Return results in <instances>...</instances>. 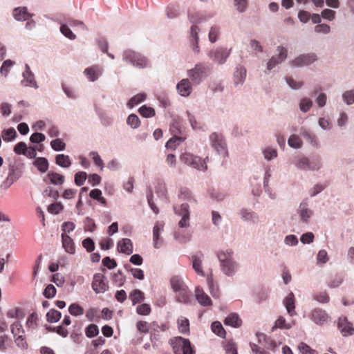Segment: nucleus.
<instances>
[{
	"label": "nucleus",
	"instance_id": "nucleus-64",
	"mask_svg": "<svg viewBox=\"0 0 354 354\" xmlns=\"http://www.w3.org/2000/svg\"><path fill=\"white\" fill-rule=\"evenodd\" d=\"M102 264L109 269H113L117 266L116 261L109 257H104L102 259Z\"/></svg>",
	"mask_w": 354,
	"mask_h": 354
},
{
	"label": "nucleus",
	"instance_id": "nucleus-56",
	"mask_svg": "<svg viewBox=\"0 0 354 354\" xmlns=\"http://www.w3.org/2000/svg\"><path fill=\"white\" fill-rule=\"evenodd\" d=\"M310 164V159L307 157H302L296 162V166L301 169H308Z\"/></svg>",
	"mask_w": 354,
	"mask_h": 354
},
{
	"label": "nucleus",
	"instance_id": "nucleus-48",
	"mask_svg": "<svg viewBox=\"0 0 354 354\" xmlns=\"http://www.w3.org/2000/svg\"><path fill=\"white\" fill-rule=\"evenodd\" d=\"M50 146L55 151H63L65 149L66 144L59 138L50 142Z\"/></svg>",
	"mask_w": 354,
	"mask_h": 354
},
{
	"label": "nucleus",
	"instance_id": "nucleus-30",
	"mask_svg": "<svg viewBox=\"0 0 354 354\" xmlns=\"http://www.w3.org/2000/svg\"><path fill=\"white\" fill-rule=\"evenodd\" d=\"M299 213L301 220L304 222H306L312 214L311 211L308 208L307 203L303 202L300 204Z\"/></svg>",
	"mask_w": 354,
	"mask_h": 354
},
{
	"label": "nucleus",
	"instance_id": "nucleus-15",
	"mask_svg": "<svg viewBox=\"0 0 354 354\" xmlns=\"http://www.w3.org/2000/svg\"><path fill=\"white\" fill-rule=\"evenodd\" d=\"M176 88L179 94L184 97L189 95L192 91L191 82L188 79H183L180 81L176 86Z\"/></svg>",
	"mask_w": 354,
	"mask_h": 354
},
{
	"label": "nucleus",
	"instance_id": "nucleus-24",
	"mask_svg": "<svg viewBox=\"0 0 354 354\" xmlns=\"http://www.w3.org/2000/svg\"><path fill=\"white\" fill-rule=\"evenodd\" d=\"M224 324L234 328H239L242 325V320L236 313H230L224 320Z\"/></svg>",
	"mask_w": 354,
	"mask_h": 354
},
{
	"label": "nucleus",
	"instance_id": "nucleus-45",
	"mask_svg": "<svg viewBox=\"0 0 354 354\" xmlns=\"http://www.w3.org/2000/svg\"><path fill=\"white\" fill-rule=\"evenodd\" d=\"M68 24H63L60 27L61 32L67 38L73 40L76 38L75 35L70 29Z\"/></svg>",
	"mask_w": 354,
	"mask_h": 354
},
{
	"label": "nucleus",
	"instance_id": "nucleus-7",
	"mask_svg": "<svg viewBox=\"0 0 354 354\" xmlns=\"http://www.w3.org/2000/svg\"><path fill=\"white\" fill-rule=\"evenodd\" d=\"M92 288L96 293H103L109 288L108 282L105 277L101 273H96L93 276Z\"/></svg>",
	"mask_w": 354,
	"mask_h": 354
},
{
	"label": "nucleus",
	"instance_id": "nucleus-13",
	"mask_svg": "<svg viewBox=\"0 0 354 354\" xmlns=\"http://www.w3.org/2000/svg\"><path fill=\"white\" fill-rule=\"evenodd\" d=\"M278 50L279 53L278 58L272 57L268 62L267 68L268 70L272 69L276 65L286 59L287 57V50L283 47L279 46Z\"/></svg>",
	"mask_w": 354,
	"mask_h": 354
},
{
	"label": "nucleus",
	"instance_id": "nucleus-47",
	"mask_svg": "<svg viewBox=\"0 0 354 354\" xmlns=\"http://www.w3.org/2000/svg\"><path fill=\"white\" fill-rule=\"evenodd\" d=\"M127 123L133 129L138 128L140 124L139 118L135 114H131L129 115Z\"/></svg>",
	"mask_w": 354,
	"mask_h": 354
},
{
	"label": "nucleus",
	"instance_id": "nucleus-43",
	"mask_svg": "<svg viewBox=\"0 0 354 354\" xmlns=\"http://www.w3.org/2000/svg\"><path fill=\"white\" fill-rule=\"evenodd\" d=\"M99 333V328L94 324H89L85 329V334L88 338L97 336Z\"/></svg>",
	"mask_w": 354,
	"mask_h": 354
},
{
	"label": "nucleus",
	"instance_id": "nucleus-22",
	"mask_svg": "<svg viewBox=\"0 0 354 354\" xmlns=\"http://www.w3.org/2000/svg\"><path fill=\"white\" fill-rule=\"evenodd\" d=\"M202 257L203 254H201L200 256H198L197 254L192 255L191 257L192 261V267L193 269L195 270V272L202 277L205 276V272L203 270L202 268Z\"/></svg>",
	"mask_w": 354,
	"mask_h": 354
},
{
	"label": "nucleus",
	"instance_id": "nucleus-20",
	"mask_svg": "<svg viewBox=\"0 0 354 354\" xmlns=\"http://www.w3.org/2000/svg\"><path fill=\"white\" fill-rule=\"evenodd\" d=\"M84 74L91 81H95L102 74V68L98 66H93L85 69Z\"/></svg>",
	"mask_w": 354,
	"mask_h": 354
},
{
	"label": "nucleus",
	"instance_id": "nucleus-39",
	"mask_svg": "<svg viewBox=\"0 0 354 354\" xmlns=\"http://www.w3.org/2000/svg\"><path fill=\"white\" fill-rule=\"evenodd\" d=\"M14 64L15 62L10 59H7L4 61L0 68L1 74L6 77L8 75L11 68L14 66Z\"/></svg>",
	"mask_w": 354,
	"mask_h": 354
},
{
	"label": "nucleus",
	"instance_id": "nucleus-4",
	"mask_svg": "<svg viewBox=\"0 0 354 354\" xmlns=\"http://www.w3.org/2000/svg\"><path fill=\"white\" fill-rule=\"evenodd\" d=\"M207 159L208 157H206L205 159L203 160L201 157L194 156L189 153H185L180 156L181 161L195 169H197L198 170L203 171L207 169L206 163V160Z\"/></svg>",
	"mask_w": 354,
	"mask_h": 354
},
{
	"label": "nucleus",
	"instance_id": "nucleus-62",
	"mask_svg": "<svg viewBox=\"0 0 354 354\" xmlns=\"http://www.w3.org/2000/svg\"><path fill=\"white\" fill-rule=\"evenodd\" d=\"M314 299L317 301L323 304H326L329 301L330 297L327 292H322L314 296Z\"/></svg>",
	"mask_w": 354,
	"mask_h": 354
},
{
	"label": "nucleus",
	"instance_id": "nucleus-14",
	"mask_svg": "<svg viewBox=\"0 0 354 354\" xmlns=\"http://www.w3.org/2000/svg\"><path fill=\"white\" fill-rule=\"evenodd\" d=\"M195 296L198 303L204 306H212V302L210 297L203 291V288L196 287Z\"/></svg>",
	"mask_w": 354,
	"mask_h": 354
},
{
	"label": "nucleus",
	"instance_id": "nucleus-31",
	"mask_svg": "<svg viewBox=\"0 0 354 354\" xmlns=\"http://www.w3.org/2000/svg\"><path fill=\"white\" fill-rule=\"evenodd\" d=\"M170 283L171 286L174 292L180 290L181 289L187 287L183 279L178 276L173 277L171 279Z\"/></svg>",
	"mask_w": 354,
	"mask_h": 354
},
{
	"label": "nucleus",
	"instance_id": "nucleus-37",
	"mask_svg": "<svg viewBox=\"0 0 354 354\" xmlns=\"http://www.w3.org/2000/svg\"><path fill=\"white\" fill-rule=\"evenodd\" d=\"M212 330L214 333L221 337H225V330L219 322H214L212 324Z\"/></svg>",
	"mask_w": 354,
	"mask_h": 354
},
{
	"label": "nucleus",
	"instance_id": "nucleus-27",
	"mask_svg": "<svg viewBox=\"0 0 354 354\" xmlns=\"http://www.w3.org/2000/svg\"><path fill=\"white\" fill-rule=\"evenodd\" d=\"M46 177L55 185H61L64 183V176L55 171H49Z\"/></svg>",
	"mask_w": 354,
	"mask_h": 354
},
{
	"label": "nucleus",
	"instance_id": "nucleus-38",
	"mask_svg": "<svg viewBox=\"0 0 354 354\" xmlns=\"http://www.w3.org/2000/svg\"><path fill=\"white\" fill-rule=\"evenodd\" d=\"M146 97L145 93H138L130 99L127 105L131 108L145 100Z\"/></svg>",
	"mask_w": 354,
	"mask_h": 354
},
{
	"label": "nucleus",
	"instance_id": "nucleus-52",
	"mask_svg": "<svg viewBox=\"0 0 354 354\" xmlns=\"http://www.w3.org/2000/svg\"><path fill=\"white\" fill-rule=\"evenodd\" d=\"M207 285L209 286L210 292L212 295V296L214 297H218L219 295L218 293V290L215 289L214 287V279H213L212 274L208 275V277L207 278Z\"/></svg>",
	"mask_w": 354,
	"mask_h": 354
},
{
	"label": "nucleus",
	"instance_id": "nucleus-58",
	"mask_svg": "<svg viewBox=\"0 0 354 354\" xmlns=\"http://www.w3.org/2000/svg\"><path fill=\"white\" fill-rule=\"evenodd\" d=\"M82 245L88 252H91L95 249L94 242L91 238H86L84 239L82 241Z\"/></svg>",
	"mask_w": 354,
	"mask_h": 354
},
{
	"label": "nucleus",
	"instance_id": "nucleus-28",
	"mask_svg": "<svg viewBox=\"0 0 354 354\" xmlns=\"http://www.w3.org/2000/svg\"><path fill=\"white\" fill-rule=\"evenodd\" d=\"M55 162L57 165L64 168H68L71 165L69 156L65 154L57 155L55 157Z\"/></svg>",
	"mask_w": 354,
	"mask_h": 354
},
{
	"label": "nucleus",
	"instance_id": "nucleus-29",
	"mask_svg": "<svg viewBox=\"0 0 354 354\" xmlns=\"http://www.w3.org/2000/svg\"><path fill=\"white\" fill-rule=\"evenodd\" d=\"M294 324V322L291 323H287L285 318L282 316H280L276 320L274 326L272 327V330H274L275 328L290 329L292 327Z\"/></svg>",
	"mask_w": 354,
	"mask_h": 354
},
{
	"label": "nucleus",
	"instance_id": "nucleus-59",
	"mask_svg": "<svg viewBox=\"0 0 354 354\" xmlns=\"http://www.w3.org/2000/svg\"><path fill=\"white\" fill-rule=\"evenodd\" d=\"M46 136L41 133H34L30 137V140L32 143H39L44 141Z\"/></svg>",
	"mask_w": 354,
	"mask_h": 354
},
{
	"label": "nucleus",
	"instance_id": "nucleus-57",
	"mask_svg": "<svg viewBox=\"0 0 354 354\" xmlns=\"http://www.w3.org/2000/svg\"><path fill=\"white\" fill-rule=\"evenodd\" d=\"M313 105V102L310 99L304 98L301 100L299 107L301 111L307 112Z\"/></svg>",
	"mask_w": 354,
	"mask_h": 354
},
{
	"label": "nucleus",
	"instance_id": "nucleus-54",
	"mask_svg": "<svg viewBox=\"0 0 354 354\" xmlns=\"http://www.w3.org/2000/svg\"><path fill=\"white\" fill-rule=\"evenodd\" d=\"M299 349L302 354H317L315 350L312 349L308 345L304 342L299 344Z\"/></svg>",
	"mask_w": 354,
	"mask_h": 354
},
{
	"label": "nucleus",
	"instance_id": "nucleus-60",
	"mask_svg": "<svg viewBox=\"0 0 354 354\" xmlns=\"http://www.w3.org/2000/svg\"><path fill=\"white\" fill-rule=\"evenodd\" d=\"M225 350L227 354H238L237 347L232 342H227L225 344Z\"/></svg>",
	"mask_w": 354,
	"mask_h": 354
},
{
	"label": "nucleus",
	"instance_id": "nucleus-51",
	"mask_svg": "<svg viewBox=\"0 0 354 354\" xmlns=\"http://www.w3.org/2000/svg\"><path fill=\"white\" fill-rule=\"evenodd\" d=\"M151 311V307L147 304H142L139 306H138L136 308V312L139 315H148L150 314Z\"/></svg>",
	"mask_w": 354,
	"mask_h": 354
},
{
	"label": "nucleus",
	"instance_id": "nucleus-25",
	"mask_svg": "<svg viewBox=\"0 0 354 354\" xmlns=\"http://www.w3.org/2000/svg\"><path fill=\"white\" fill-rule=\"evenodd\" d=\"M163 230V224L156 223L153 229V241L155 248H159L162 244V240L160 239V233Z\"/></svg>",
	"mask_w": 354,
	"mask_h": 354
},
{
	"label": "nucleus",
	"instance_id": "nucleus-26",
	"mask_svg": "<svg viewBox=\"0 0 354 354\" xmlns=\"http://www.w3.org/2000/svg\"><path fill=\"white\" fill-rule=\"evenodd\" d=\"M198 30H199V28L196 25H193L191 27L190 34H191V37H192L191 42L192 43V46H193L192 49L194 51H195L197 53H199L198 36Z\"/></svg>",
	"mask_w": 354,
	"mask_h": 354
},
{
	"label": "nucleus",
	"instance_id": "nucleus-10",
	"mask_svg": "<svg viewBox=\"0 0 354 354\" xmlns=\"http://www.w3.org/2000/svg\"><path fill=\"white\" fill-rule=\"evenodd\" d=\"M311 319L318 325H323L329 319L326 312L321 308H315L310 313Z\"/></svg>",
	"mask_w": 354,
	"mask_h": 354
},
{
	"label": "nucleus",
	"instance_id": "nucleus-17",
	"mask_svg": "<svg viewBox=\"0 0 354 354\" xmlns=\"http://www.w3.org/2000/svg\"><path fill=\"white\" fill-rule=\"evenodd\" d=\"M295 301V295L292 292L289 293L283 300L287 312L292 317L296 315Z\"/></svg>",
	"mask_w": 354,
	"mask_h": 354
},
{
	"label": "nucleus",
	"instance_id": "nucleus-12",
	"mask_svg": "<svg viewBox=\"0 0 354 354\" xmlns=\"http://www.w3.org/2000/svg\"><path fill=\"white\" fill-rule=\"evenodd\" d=\"M337 326L344 336L351 335L354 332V328L346 317L339 318Z\"/></svg>",
	"mask_w": 354,
	"mask_h": 354
},
{
	"label": "nucleus",
	"instance_id": "nucleus-40",
	"mask_svg": "<svg viewBox=\"0 0 354 354\" xmlns=\"http://www.w3.org/2000/svg\"><path fill=\"white\" fill-rule=\"evenodd\" d=\"M17 136L15 129L12 127L2 131V138L4 141L9 142L13 140Z\"/></svg>",
	"mask_w": 354,
	"mask_h": 354
},
{
	"label": "nucleus",
	"instance_id": "nucleus-61",
	"mask_svg": "<svg viewBox=\"0 0 354 354\" xmlns=\"http://www.w3.org/2000/svg\"><path fill=\"white\" fill-rule=\"evenodd\" d=\"M343 99L347 104L354 103V90L346 91L343 95Z\"/></svg>",
	"mask_w": 354,
	"mask_h": 354
},
{
	"label": "nucleus",
	"instance_id": "nucleus-50",
	"mask_svg": "<svg viewBox=\"0 0 354 354\" xmlns=\"http://www.w3.org/2000/svg\"><path fill=\"white\" fill-rule=\"evenodd\" d=\"M220 34V29L218 26H212L210 28L209 32V39L211 42L214 43L215 42Z\"/></svg>",
	"mask_w": 354,
	"mask_h": 354
},
{
	"label": "nucleus",
	"instance_id": "nucleus-41",
	"mask_svg": "<svg viewBox=\"0 0 354 354\" xmlns=\"http://www.w3.org/2000/svg\"><path fill=\"white\" fill-rule=\"evenodd\" d=\"M68 311L70 314L73 316L82 315L84 313V308L76 303L72 304L69 306Z\"/></svg>",
	"mask_w": 354,
	"mask_h": 354
},
{
	"label": "nucleus",
	"instance_id": "nucleus-23",
	"mask_svg": "<svg viewBox=\"0 0 354 354\" xmlns=\"http://www.w3.org/2000/svg\"><path fill=\"white\" fill-rule=\"evenodd\" d=\"M175 292L176 293V300L178 302L183 304H189L190 302L192 292L189 290L187 286Z\"/></svg>",
	"mask_w": 354,
	"mask_h": 354
},
{
	"label": "nucleus",
	"instance_id": "nucleus-11",
	"mask_svg": "<svg viewBox=\"0 0 354 354\" xmlns=\"http://www.w3.org/2000/svg\"><path fill=\"white\" fill-rule=\"evenodd\" d=\"M317 59L314 53L302 55L295 58L292 64L295 66H304L310 64Z\"/></svg>",
	"mask_w": 354,
	"mask_h": 354
},
{
	"label": "nucleus",
	"instance_id": "nucleus-53",
	"mask_svg": "<svg viewBox=\"0 0 354 354\" xmlns=\"http://www.w3.org/2000/svg\"><path fill=\"white\" fill-rule=\"evenodd\" d=\"M44 296L47 299H50L55 297L56 294V288L52 284L48 285L44 291Z\"/></svg>",
	"mask_w": 354,
	"mask_h": 354
},
{
	"label": "nucleus",
	"instance_id": "nucleus-2",
	"mask_svg": "<svg viewBox=\"0 0 354 354\" xmlns=\"http://www.w3.org/2000/svg\"><path fill=\"white\" fill-rule=\"evenodd\" d=\"M174 354H194L189 339L182 337L172 338L169 341Z\"/></svg>",
	"mask_w": 354,
	"mask_h": 354
},
{
	"label": "nucleus",
	"instance_id": "nucleus-16",
	"mask_svg": "<svg viewBox=\"0 0 354 354\" xmlns=\"http://www.w3.org/2000/svg\"><path fill=\"white\" fill-rule=\"evenodd\" d=\"M24 79L21 80V84L24 86L37 87L36 82L35 81L34 75L30 71V67L28 64L26 65V71L23 73Z\"/></svg>",
	"mask_w": 354,
	"mask_h": 354
},
{
	"label": "nucleus",
	"instance_id": "nucleus-5",
	"mask_svg": "<svg viewBox=\"0 0 354 354\" xmlns=\"http://www.w3.org/2000/svg\"><path fill=\"white\" fill-rule=\"evenodd\" d=\"M209 141L212 148H214L219 154L223 156H228L227 145L221 134L216 132L212 133L209 136Z\"/></svg>",
	"mask_w": 354,
	"mask_h": 354
},
{
	"label": "nucleus",
	"instance_id": "nucleus-1",
	"mask_svg": "<svg viewBox=\"0 0 354 354\" xmlns=\"http://www.w3.org/2000/svg\"><path fill=\"white\" fill-rule=\"evenodd\" d=\"M232 250L219 251L217 253L221 270L227 276H232L237 270V264L232 259Z\"/></svg>",
	"mask_w": 354,
	"mask_h": 354
},
{
	"label": "nucleus",
	"instance_id": "nucleus-18",
	"mask_svg": "<svg viewBox=\"0 0 354 354\" xmlns=\"http://www.w3.org/2000/svg\"><path fill=\"white\" fill-rule=\"evenodd\" d=\"M118 250L120 252L130 254L133 252V244L129 239H122L118 243Z\"/></svg>",
	"mask_w": 354,
	"mask_h": 354
},
{
	"label": "nucleus",
	"instance_id": "nucleus-55",
	"mask_svg": "<svg viewBox=\"0 0 354 354\" xmlns=\"http://www.w3.org/2000/svg\"><path fill=\"white\" fill-rule=\"evenodd\" d=\"M64 206L60 203H55L50 205L48 207V211L51 214H59L63 209Z\"/></svg>",
	"mask_w": 354,
	"mask_h": 354
},
{
	"label": "nucleus",
	"instance_id": "nucleus-46",
	"mask_svg": "<svg viewBox=\"0 0 354 354\" xmlns=\"http://www.w3.org/2000/svg\"><path fill=\"white\" fill-rule=\"evenodd\" d=\"M11 332L14 337L19 336V335H23L24 333L22 325L19 322H15L11 325Z\"/></svg>",
	"mask_w": 354,
	"mask_h": 354
},
{
	"label": "nucleus",
	"instance_id": "nucleus-63",
	"mask_svg": "<svg viewBox=\"0 0 354 354\" xmlns=\"http://www.w3.org/2000/svg\"><path fill=\"white\" fill-rule=\"evenodd\" d=\"M178 197L182 200H191L192 193L187 188H181L179 192Z\"/></svg>",
	"mask_w": 354,
	"mask_h": 354
},
{
	"label": "nucleus",
	"instance_id": "nucleus-33",
	"mask_svg": "<svg viewBox=\"0 0 354 354\" xmlns=\"http://www.w3.org/2000/svg\"><path fill=\"white\" fill-rule=\"evenodd\" d=\"M129 297L132 301L133 305H136L138 303H140L145 299L144 293L141 290L138 289L133 290L130 293Z\"/></svg>",
	"mask_w": 354,
	"mask_h": 354
},
{
	"label": "nucleus",
	"instance_id": "nucleus-34",
	"mask_svg": "<svg viewBox=\"0 0 354 354\" xmlns=\"http://www.w3.org/2000/svg\"><path fill=\"white\" fill-rule=\"evenodd\" d=\"M62 317V313L54 309H50L46 314V319L48 322L53 323L58 322Z\"/></svg>",
	"mask_w": 354,
	"mask_h": 354
},
{
	"label": "nucleus",
	"instance_id": "nucleus-9",
	"mask_svg": "<svg viewBox=\"0 0 354 354\" xmlns=\"http://www.w3.org/2000/svg\"><path fill=\"white\" fill-rule=\"evenodd\" d=\"M189 205L187 203H183L179 208H174L175 213L182 216V218L178 223L180 227H187L189 225Z\"/></svg>",
	"mask_w": 354,
	"mask_h": 354
},
{
	"label": "nucleus",
	"instance_id": "nucleus-8",
	"mask_svg": "<svg viewBox=\"0 0 354 354\" xmlns=\"http://www.w3.org/2000/svg\"><path fill=\"white\" fill-rule=\"evenodd\" d=\"M230 49L218 48L215 50L210 51L209 57L215 62H217L219 64H223L226 62L227 57L230 55Z\"/></svg>",
	"mask_w": 354,
	"mask_h": 354
},
{
	"label": "nucleus",
	"instance_id": "nucleus-19",
	"mask_svg": "<svg viewBox=\"0 0 354 354\" xmlns=\"http://www.w3.org/2000/svg\"><path fill=\"white\" fill-rule=\"evenodd\" d=\"M62 246L65 251L69 254H74L75 252V247L73 240L65 233L62 234Z\"/></svg>",
	"mask_w": 354,
	"mask_h": 354
},
{
	"label": "nucleus",
	"instance_id": "nucleus-6",
	"mask_svg": "<svg viewBox=\"0 0 354 354\" xmlns=\"http://www.w3.org/2000/svg\"><path fill=\"white\" fill-rule=\"evenodd\" d=\"M123 59L141 68H145L148 65V61L144 56L131 50L124 51Z\"/></svg>",
	"mask_w": 354,
	"mask_h": 354
},
{
	"label": "nucleus",
	"instance_id": "nucleus-36",
	"mask_svg": "<svg viewBox=\"0 0 354 354\" xmlns=\"http://www.w3.org/2000/svg\"><path fill=\"white\" fill-rule=\"evenodd\" d=\"M34 165L41 172H46L48 169V162L45 158H37L35 160Z\"/></svg>",
	"mask_w": 354,
	"mask_h": 354
},
{
	"label": "nucleus",
	"instance_id": "nucleus-21",
	"mask_svg": "<svg viewBox=\"0 0 354 354\" xmlns=\"http://www.w3.org/2000/svg\"><path fill=\"white\" fill-rule=\"evenodd\" d=\"M13 16L17 21H26L30 19L32 15L28 12L26 7H19L13 10Z\"/></svg>",
	"mask_w": 354,
	"mask_h": 354
},
{
	"label": "nucleus",
	"instance_id": "nucleus-44",
	"mask_svg": "<svg viewBox=\"0 0 354 354\" xmlns=\"http://www.w3.org/2000/svg\"><path fill=\"white\" fill-rule=\"evenodd\" d=\"M87 178V174L85 171H79L75 174V183L77 186H82L84 185L85 180Z\"/></svg>",
	"mask_w": 354,
	"mask_h": 354
},
{
	"label": "nucleus",
	"instance_id": "nucleus-3",
	"mask_svg": "<svg viewBox=\"0 0 354 354\" xmlns=\"http://www.w3.org/2000/svg\"><path fill=\"white\" fill-rule=\"evenodd\" d=\"M209 68L203 63H198L194 68L187 71V75L193 84H199L202 80L207 76Z\"/></svg>",
	"mask_w": 354,
	"mask_h": 354
},
{
	"label": "nucleus",
	"instance_id": "nucleus-35",
	"mask_svg": "<svg viewBox=\"0 0 354 354\" xmlns=\"http://www.w3.org/2000/svg\"><path fill=\"white\" fill-rule=\"evenodd\" d=\"M185 138L174 136L166 143V147L174 150L176 147L185 140Z\"/></svg>",
	"mask_w": 354,
	"mask_h": 354
},
{
	"label": "nucleus",
	"instance_id": "nucleus-49",
	"mask_svg": "<svg viewBox=\"0 0 354 354\" xmlns=\"http://www.w3.org/2000/svg\"><path fill=\"white\" fill-rule=\"evenodd\" d=\"M288 145L293 148H300L302 145V141L298 136L292 135L288 139Z\"/></svg>",
	"mask_w": 354,
	"mask_h": 354
},
{
	"label": "nucleus",
	"instance_id": "nucleus-42",
	"mask_svg": "<svg viewBox=\"0 0 354 354\" xmlns=\"http://www.w3.org/2000/svg\"><path fill=\"white\" fill-rule=\"evenodd\" d=\"M140 114L145 118H151L155 115V110L149 106L143 105L138 110Z\"/></svg>",
	"mask_w": 354,
	"mask_h": 354
},
{
	"label": "nucleus",
	"instance_id": "nucleus-32",
	"mask_svg": "<svg viewBox=\"0 0 354 354\" xmlns=\"http://www.w3.org/2000/svg\"><path fill=\"white\" fill-rule=\"evenodd\" d=\"M177 322L180 333L183 334L189 333V322L187 318L181 317L178 319Z\"/></svg>",
	"mask_w": 354,
	"mask_h": 354
}]
</instances>
